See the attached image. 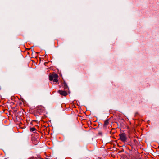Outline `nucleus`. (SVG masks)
<instances>
[{"instance_id": "nucleus-6", "label": "nucleus", "mask_w": 159, "mask_h": 159, "mask_svg": "<svg viewBox=\"0 0 159 159\" xmlns=\"http://www.w3.org/2000/svg\"><path fill=\"white\" fill-rule=\"evenodd\" d=\"M108 121L107 120V121H105V124L106 125H107L108 124Z\"/></svg>"}, {"instance_id": "nucleus-2", "label": "nucleus", "mask_w": 159, "mask_h": 159, "mask_svg": "<svg viewBox=\"0 0 159 159\" xmlns=\"http://www.w3.org/2000/svg\"><path fill=\"white\" fill-rule=\"evenodd\" d=\"M119 139L122 142H125L126 141L127 138L125 134L123 133L120 134H119Z\"/></svg>"}, {"instance_id": "nucleus-1", "label": "nucleus", "mask_w": 159, "mask_h": 159, "mask_svg": "<svg viewBox=\"0 0 159 159\" xmlns=\"http://www.w3.org/2000/svg\"><path fill=\"white\" fill-rule=\"evenodd\" d=\"M58 75L56 74H53L52 75H49V80L52 81L53 80L54 82H57L58 81L57 79L58 78Z\"/></svg>"}, {"instance_id": "nucleus-4", "label": "nucleus", "mask_w": 159, "mask_h": 159, "mask_svg": "<svg viewBox=\"0 0 159 159\" xmlns=\"http://www.w3.org/2000/svg\"><path fill=\"white\" fill-rule=\"evenodd\" d=\"M58 92L61 95L63 96H66L67 95V93L64 91L59 90L58 91Z\"/></svg>"}, {"instance_id": "nucleus-3", "label": "nucleus", "mask_w": 159, "mask_h": 159, "mask_svg": "<svg viewBox=\"0 0 159 159\" xmlns=\"http://www.w3.org/2000/svg\"><path fill=\"white\" fill-rule=\"evenodd\" d=\"M37 109L38 110V111L39 113H40L44 110V108L42 106H39L37 107Z\"/></svg>"}, {"instance_id": "nucleus-5", "label": "nucleus", "mask_w": 159, "mask_h": 159, "mask_svg": "<svg viewBox=\"0 0 159 159\" xmlns=\"http://www.w3.org/2000/svg\"><path fill=\"white\" fill-rule=\"evenodd\" d=\"M35 130V128L34 127H32L30 129V130L31 131H34Z\"/></svg>"}]
</instances>
